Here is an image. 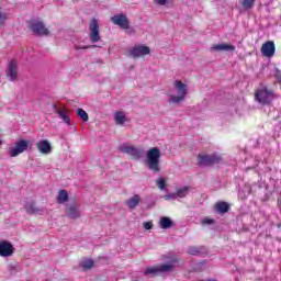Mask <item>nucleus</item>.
Wrapping results in <instances>:
<instances>
[{
  "mask_svg": "<svg viewBox=\"0 0 281 281\" xmlns=\"http://www.w3.org/2000/svg\"><path fill=\"white\" fill-rule=\"evenodd\" d=\"M77 114L82 120V122H89V114L83 109L79 108L77 110Z\"/></svg>",
  "mask_w": 281,
  "mask_h": 281,
  "instance_id": "obj_28",
  "label": "nucleus"
},
{
  "mask_svg": "<svg viewBox=\"0 0 281 281\" xmlns=\"http://www.w3.org/2000/svg\"><path fill=\"white\" fill-rule=\"evenodd\" d=\"M155 3H157V5H166V3H168V0H155Z\"/></svg>",
  "mask_w": 281,
  "mask_h": 281,
  "instance_id": "obj_35",
  "label": "nucleus"
},
{
  "mask_svg": "<svg viewBox=\"0 0 281 281\" xmlns=\"http://www.w3.org/2000/svg\"><path fill=\"white\" fill-rule=\"evenodd\" d=\"M188 254H190V256H201V255L205 254V247L191 246L188 249Z\"/></svg>",
  "mask_w": 281,
  "mask_h": 281,
  "instance_id": "obj_24",
  "label": "nucleus"
},
{
  "mask_svg": "<svg viewBox=\"0 0 281 281\" xmlns=\"http://www.w3.org/2000/svg\"><path fill=\"white\" fill-rule=\"evenodd\" d=\"M175 262H178L177 258L171 260V263H164L160 266L148 267L144 271V276H157V273H168L175 269Z\"/></svg>",
  "mask_w": 281,
  "mask_h": 281,
  "instance_id": "obj_4",
  "label": "nucleus"
},
{
  "mask_svg": "<svg viewBox=\"0 0 281 281\" xmlns=\"http://www.w3.org/2000/svg\"><path fill=\"white\" fill-rule=\"evenodd\" d=\"M214 210L217 214H227L229 212V204L227 202H217L214 205Z\"/></svg>",
  "mask_w": 281,
  "mask_h": 281,
  "instance_id": "obj_18",
  "label": "nucleus"
},
{
  "mask_svg": "<svg viewBox=\"0 0 281 281\" xmlns=\"http://www.w3.org/2000/svg\"><path fill=\"white\" fill-rule=\"evenodd\" d=\"M8 21V14L0 11V25H3Z\"/></svg>",
  "mask_w": 281,
  "mask_h": 281,
  "instance_id": "obj_31",
  "label": "nucleus"
},
{
  "mask_svg": "<svg viewBox=\"0 0 281 281\" xmlns=\"http://www.w3.org/2000/svg\"><path fill=\"white\" fill-rule=\"evenodd\" d=\"M89 47H95V45L92 46H75V49H89Z\"/></svg>",
  "mask_w": 281,
  "mask_h": 281,
  "instance_id": "obj_36",
  "label": "nucleus"
},
{
  "mask_svg": "<svg viewBox=\"0 0 281 281\" xmlns=\"http://www.w3.org/2000/svg\"><path fill=\"white\" fill-rule=\"evenodd\" d=\"M7 76L11 80V82H14V80H16V78H19V68L16 66L15 59H13L9 63Z\"/></svg>",
  "mask_w": 281,
  "mask_h": 281,
  "instance_id": "obj_15",
  "label": "nucleus"
},
{
  "mask_svg": "<svg viewBox=\"0 0 281 281\" xmlns=\"http://www.w3.org/2000/svg\"><path fill=\"white\" fill-rule=\"evenodd\" d=\"M159 159H161V151L157 147H153L147 151V166L153 172H159Z\"/></svg>",
  "mask_w": 281,
  "mask_h": 281,
  "instance_id": "obj_1",
  "label": "nucleus"
},
{
  "mask_svg": "<svg viewBox=\"0 0 281 281\" xmlns=\"http://www.w3.org/2000/svg\"><path fill=\"white\" fill-rule=\"evenodd\" d=\"M121 153H125L126 155H130L132 157V159H142V149L133 146V145H126L123 144L120 147Z\"/></svg>",
  "mask_w": 281,
  "mask_h": 281,
  "instance_id": "obj_8",
  "label": "nucleus"
},
{
  "mask_svg": "<svg viewBox=\"0 0 281 281\" xmlns=\"http://www.w3.org/2000/svg\"><path fill=\"white\" fill-rule=\"evenodd\" d=\"M82 214V211H80V204H78V202H74L71 204H67L66 205V216H68V218H80Z\"/></svg>",
  "mask_w": 281,
  "mask_h": 281,
  "instance_id": "obj_9",
  "label": "nucleus"
},
{
  "mask_svg": "<svg viewBox=\"0 0 281 281\" xmlns=\"http://www.w3.org/2000/svg\"><path fill=\"white\" fill-rule=\"evenodd\" d=\"M159 225L161 229H170V227L172 226V220H170V217H161Z\"/></svg>",
  "mask_w": 281,
  "mask_h": 281,
  "instance_id": "obj_26",
  "label": "nucleus"
},
{
  "mask_svg": "<svg viewBox=\"0 0 281 281\" xmlns=\"http://www.w3.org/2000/svg\"><path fill=\"white\" fill-rule=\"evenodd\" d=\"M276 79L278 82H281V74L280 72L276 74Z\"/></svg>",
  "mask_w": 281,
  "mask_h": 281,
  "instance_id": "obj_37",
  "label": "nucleus"
},
{
  "mask_svg": "<svg viewBox=\"0 0 281 281\" xmlns=\"http://www.w3.org/2000/svg\"><path fill=\"white\" fill-rule=\"evenodd\" d=\"M55 113L67 124L71 126V119L69 117V110L66 106L55 108Z\"/></svg>",
  "mask_w": 281,
  "mask_h": 281,
  "instance_id": "obj_16",
  "label": "nucleus"
},
{
  "mask_svg": "<svg viewBox=\"0 0 281 281\" xmlns=\"http://www.w3.org/2000/svg\"><path fill=\"white\" fill-rule=\"evenodd\" d=\"M29 29L34 36H49V29L45 26V23L38 20H31L29 22Z\"/></svg>",
  "mask_w": 281,
  "mask_h": 281,
  "instance_id": "obj_5",
  "label": "nucleus"
},
{
  "mask_svg": "<svg viewBox=\"0 0 281 281\" xmlns=\"http://www.w3.org/2000/svg\"><path fill=\"white\" fill-rule=\"evenodd\" d=\"M173 87L178 95L171 94L169 98V102H172L173 104H179V102H183V100H186V95H188V85L182 83L180 80H176L173 82Z\"/></svg>",
  "mask_w": 281,
  "mask_h": 281,
  "instance_id": "obj_2",
  "label": "nucleus"
},
{
  "mask_svg": "<svg viewBox=\"0 0 281 281\" xmlns=\"http://www.w3.org/2000/svg\"><path fill=\"white\" fill-rule=\"evenodd\" d=\"M212 164V156L199 155L198 156V166H210Z\"/></svg>",
  "mask_w": 281,
  "mask_h": 281,
  "instance_id": "obj_22",
  "label": "nucleus"
},
{
  "mask_svg": "<svg viewBox=\"0 0 281 281\" xmlns=\"http://www.w3.org/2000/svg\"><path fill=\"white\" fill-rule=\"evenodd\" d=\"M69 201V193L67 190H60L57 194V203L63 205V203H67Z\"/></svg>",
  "mask_w": 281,
  "mask_h": 281,
  "instance_id": "obj_23",
  "label": "nucleus"
},
{
  "mask_svg": "<svg viewBox=\"0 0 281 281\" xmlns=\"http://www.w3.org/2000/svg\"><path fill=\"white\" fill-rule=\"evenodd\" d=\"M0 256L2 258H10L14 256V246L8 240H0Z\"/></svg>",
  "mask_w": 281,
  "mask_h": 281,
  "instance_id": "obj_10",
  "label": "nucleus"
},
{
  "mask_svg": "<svg viewBox=\"0 0 281 281\" xmlns=\"http://www.w3.org/2000/svg\"><path fill=\"white\" fill-rule=\"evenodd\" d=\"M256 3V0H243L241 5L245 8V10H251L254 8V4Z\"/></svg>",
  "mask_w": 281,
  "mask_h": 281,
  "instance_id": "obj_29",
  "label": "nucleus"
},
{
  "mask_svg": "<svg viewBox=\"0 0 281 281\" xmlns=\"http://www.w3.org/2000/svg\"><path fill=\"white\" fill-rule=\"evenodd\" d=\"M188 192H190V188L183 187V188L177 189L176 194H177L178 199H183V198L188 196Z\"/></svg>",
  "mask_w": 281,
  "mask_h": 281,
  "instance_id": "obj_27",
  "label": "nucleus"
},
{
  "mask_svg": "<svg viewBox=\"0 0 281 281\" xmlns=\"http://www.w3.org/2000/svg\"><path fill=\"white\" fill-rule=\"evenodd\" d=\"M261 54L262 56H266V58H272L276 54V44L272 41L262 44Z\"/></svg>",
  "mask_w": 281,
  "mask_h": 281,
  "instance_id": "obj_12",
  "label": "nucleus"
},
{
  "mask_svg": "<svg viewBox=\"0 0 281 281\" xmlns=\"http://www.w3.org/2000/svg\"><path fill=\"white\" fill-rule=\"evenodd\" d=\"M95 265V262L92 259H83L79 267H81V269H83V271H89V269H93V266Z\"/></svg>",
  "mask_w": 281,
  "mask_h": 281,
  "instance_id": "obj_25",
  "label": "nucleus"
},
{
  "mask_svg": "<svg viewBox=\"0 0 281 281\" xmlns=\"http://www.w3.org/2000/svg\"><path fill=\"white\" fill-rule=\"evenodd\" d=\"M221 161H223V158H221V156H217V155L212 156V164H221Z\"/></svg>",
  "mask_w": 281,
  "mask_h": 281,
  "instance_id": "obj_32",
  "label": "nucleus"
},
{
  "mask_svg": "<svg viewBox=\"0 0 281 281\" xmlns=\"http://www.w3.org/2000/svg\"><path fill=\"white\" fill-rule=\"evenodd\" d=\"M202 225H212V218L205 217L202 220Z\"/></svg>",
  "mask_w": 281,
  "mask_h": 281,
  "instance_id": "obj_33",
  "label": "nucleus"
},
{
  "mask_svg": "<svg viewBox=\"0 0 281 281\" xmlns=\"http://www.w3.org/2000/svg\"><path fill=\"white\" fill-rule=\"evenodd\" d=\"M111 21L114 25L122 27V30H128V27H131V21L125 14H116L111 18Z\"/></svg>",
  "mask_w": 281,
  "mask_h": 281,
  "instance_id": "obj_11",
  "label": "nucleus"
},
{
  "mask_svg": "<svg viewBox=\"0 0 281 281\" xmlns=\"http://www.w3.org/2000/svg\"><path fill=\"white\" fill-rule=\"evenodd\" d=\"M213 49H216V52H236V46L232 44H217L213 46Z\"/></svg>",
  "mask_w": 281,
  "mask_h": 281,
  "instance_id": "obj_19",
  "label": "nucleus"
},
{
  "mask_svg": "<svg viewBox=\"0 0 281 281\" xmlns=\"http://www.w3.org/2000/svg\"><path fill=\"white\" fill-rule=\"evenodd\" d=\"M90 31V41L91 43H98L100 41V24L98 23V19L93 18L89 24Z\"/></svg>",
  "mask_w": 281,
  "mask_h": 281,
  "instance_id": "obj_7",
  "label": "nucleus"
},
{
  "mask_svg": "<svg viewBox=\"0 0 281 281\" xmlns=\"http://www.w3.org/2000/svg\"><path fill=\"white\" fill-rule=\"evenodd\" d=\"M170 199H172V200L179 199L178 195H177V192L171 193L170 194Z\"/></svg>",
  "mask_w": 281,
  "mask_h": 281,
  "instance_id": "obj_38",
  "label": "nucleus"
},
{
  "mask_svg": "<svg viewBox=\"0 0 281 281\" xmlns=\"http://www.w3.org/2000/svg\"><path fill=\"white\" fill-rule=\"evenodd\" d=\"M30 146V142L25 139H21L20 142L15 143L14 147H10L8 149V155L10 157H19L22 153H25Z\"/></svg>",
  "mask_w": 281,
  "mask_h": 281,
  "instance_id": "obj_6",
  "label": "nucleus"
},
{
  "mask_svg": "<svg viewBox=\"0 0 281 281\" xmlns=\"http://www.w3.org/2000/svg\"><path fill=\"white\" fill-rule=\"evenodd\" d=\"M255 100H257L259 104H271V102L276 100V94L273 91L267 89V87H262L256 90Z\"/></svg>",
  "mask_w": 281,
  "mask_h": 281,
  "instance_id": "obj_3",
  "label": "nucleus"
},
{
  "mask_svg": "<svg viewBox=\"0 0 281 281\" xmlns=\"http://www.w3.org/2000/svg\"><path fill=\"white\" fill-rule=\"evenodd\" d=\"M2 142L0 140V146H1Z\"/></svg>",
  "mask_w": 281,
  "mask_h": 281,
  "instance_id": "obj_40",
  "label": "nucleus"
},
{
  "mask_svg": "<svg viewBox=\"0 0 281 281\" xmlns=\"http://www.w3.org/2000/svg\"><path fill=\"white\" fill-rule=\"evenodd\" d=\"M165 199H166V201H170L171 200L170 194H166Z\"/></svg>",
  "mask_w": 281,
  "mask_h": 281,
  "instance_id": "obj_39",
  "label": "nucleus"
},
{
  "mask_svg": "<svg viewBox=\"0 0 281 281\" xmlns=\"http://www.w3.org/2000/svg\"><path fill=\"white\" fill-rule=\"evenodd\" d=\"M144 229H153V222H146L143 225Z\"/></svg>",
  "mask_w": 281,
  "mask_h": 281,
  "instance_id": "obj_34",
  "label": "nucleus"
},
{
  "mask_svg": "<svg viewBox=\"0 0 281 281\" xmlns=\"http://www.w3.org/2000/svg\"><path fill=\"white\" fill-rule=\"evenodd\" d=\"M24 210L27 214H43V209L37 207L35 202L26 203Z\"/></svg>",
  "mask_w": 281,
  "mask_h": 281,
  "instance_id": "obj_17",
  "label": "nucleus"
},
{
  "mask_svg": "<svg viewBox=\"0 0 281 281\" xmlns=\"http://www.w3.org/2000/svg\"><path fill=\"white\" fill-rule=\"evenodd\" d=\"M132 58H139V56H146L150 54V48L148 46L138 45L131 49L130 52Z\"/></svg>",
  "mask_w": 281,
  "mask_h": 281,
  "instance_id": "obj_13",
  "label": "nucleus"
},
{
  "mask_svg": "<svg viewBox=\"0 0 281 281\" xmlns=\"http://www.w3.org/2000/svg\"><path fill=\"white\" fill-rule=\"evenodd\" d=\"M139 201H142V199L138 194H135L134 196L126 201V205L127 207H130V210H135L139 205Z\"/></svg>",
  "mask_w": 281,
  "mask_h": 281,
  "instance_id": "obj_20",
  "label": "nucleus"
},
{
  "mask_svg": "<svg viewBox=\"0 0 281 281\" xmlns=\"http://www.w3.org/2000/svg\"><path fill=\"white\" fill-rule=\"evenodd\" d=\"M114 121L116 122V124L119 126L124 125V123L126 122V114L122 111H117L114 113Z\"/></svg>",
  "mask_w": 281,
  "mask_h": 281,
  "instance_id": "obj_21",
  "label": "nucleus"
},
{
  "mask_svg": "<svg viewBox=\"0 0 281 281\" xmlns=\"http://www.w3.org/2000/svg\"><path fill=\"white\" fill-rule=\"evenodd\" d=\"M156 186L159 188V190H166V180L164 178H159Z\"/></svg>",
  "mask_w": 281,
  "mask_h": 281,
  "instance_id": "obj_30",
  "label": "nucleus"
},
{
  "mask_svg": "<svg viewBox=\"0 0 281 281\" xmlns=\"http://www.w3.org/2000/svg\"><path fill=\"white\" fill-rule=\"evenodd\" d=\"M36 148L42 155H49L53 150L52 143L47 139H41L36 143Z\"/></svg>",
  "mask_w": 281,
  "mask_h": 281,
  "instance_id": "obj_14",
  "label": "nucleus"
}]
</instances>
